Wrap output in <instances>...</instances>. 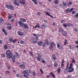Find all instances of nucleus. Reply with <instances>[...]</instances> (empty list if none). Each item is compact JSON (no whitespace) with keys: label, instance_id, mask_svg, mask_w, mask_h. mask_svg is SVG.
<instances>
[{"label":"nucleus","instance_id":"f257e3e1","mask_svg":"<svg viewBox=\"0 0 78 78\" xmlns=\"http://www.w3.org/2000/svg\"><path fill=\"white\" fill-rule=\"evenodd\" d=\"M7 58L8 59H10L12 57V53L10 51H7L6 52Z\"/></svg>","mask_w":78,"mask_h":78},{"label":"nucleus","instance_id":"f03ea898","mask_svg":"<svg viewBox=\"0 0 78 78\" xmlns=\"http://www.w3.org/2000/svg\"><path fill=\"white\" fill-rule=\"evenodd\" d=\"M33 35L34 36H35V37H36L37 39L34 38V39H33L32 42L33 43H35V44H36L37 42V39H38V38H37V36H41V35L39 34H34Z\"/></svg>","mask_w":78,"mask_h":78},{"label":"nucleus","instance_id":"7ed1b4c3","mask_svg":"<svg viewBox=\"0 0 78 78\" xmlns=\"http://www.w3.org/2000/svg\"><path fill=\"white\" fill-rule=\"evenodd\" d=\"M28 71L27 70H26L24 71L23 72H22V73H24V77L26 78H28V76H29V74L28 73Z\"/></svg>","mask_w":78,"mask_h":78},{"label":"nucleus","instance_id":"20e7f679","mask_svg":"<svg viewBox=\"0 0 78 78\" xmlns=\"http://www.w3.org/2000/svg\"><path fill=\"white\" fill-rule=\"evenodd\" d=\"M59 32H62V34L65 36H67V33L64 31V30L61 27H60L59 29Z\"/></svg>","mask_w":78,"mask_h":78},{"label":"nucleus","instance_id":"39448f33","mask_svg":"<svg viewBox=\"0 0 78 78\" xmlns=\"http://www.w3.org/2000/svg\"><path fill=\"white\" fill-rule=\"evenodd\" d=\"M68 72L71 73L74 71V68L73 67H69L68 68Z\"/></svg>","mask_w":78,"mask_h":78},{"label":"nucleus","instance_id":"423d86ee","mask_svg":"<svg viewBox=\"0 0 78 78\" xmlns=\"http://www.w3.org/2000/svg\"><path fill=\"white\" fill-rule=\"evenodd\" d=\"M37 55H38L37 57L36 58L37 60V61H40L41 59H42L41 55L39 54H37Z\"/></svg>","mask_w":78,"mask_h":78},{"label":"nucleus","instance_id":"0eeeda50","mask_svg":"<svg viewBox=\"0 0 78 78\" xmlns=\"http://www.w3.org/2000/svg\"><path fill=\"white\" fill-rule=\"evenodd\" d=\"M55 43L53 42H52L51 44V46L49 47V49L50 50H52V48H53V47L55 46Z\"/></svg>","mask_w":78,"mask_h":78},{"label":"nucleus","instance_id":"6e6552de","mask_svg":"<svg viewBox=\"0 0 78 78\" xmlns=\"http://www.w3.org/2000/svg\"><path fill=\"white\" fill-rule=\"evenodd\" d=\"M70 8H68L66 10V13H68V12L69 11V12H71L72 11H73V8H71L70 9V10H69Z\"/></svg>","mask_w":78,"mask_h":78},{"label":"nucleus","instance_id":"1a4fd4ad","mask_svg":"<svg viewBox=\"0 0 78 78\" xmlns=\"http://www.w3.org/2000/svg\"><path fill=\"white\" fill-rule=\"evenodd\" d=\"M5 6L7 8H8L9 9H11V10H13V9L12 6L11 5H5Z\"/></svg>","mask_w":78,"mask_h":78},{"label":"nucleus","instance_id":"9d476101","mask_svg":"<svg viewBox=\"0 0 78 78\" xmlns=\"http://www.w3.org/2000/svg\"><path fill=\"white\" fill-rule=\"evenodd\" d=\"M20 1V3H21V4H22V5H25V0H22V1H21V0H18Z\"/></svg>","mask_w":78,"mask_h":78},{"label":"nucleus","instance_id":"9b49d317","mask_svg":"<svg viewBox=\"0 0 78 78\" xmlns=\"http://www.w3.org/2000/svg\"><path fill=\"white\" fill-rule=\"evenodd\" d=\"M23 27L25 29H28V26L27 24H24Z\"/></svg>","mask_w":78,"mask_h":78},{"label":"nucleus","instance_id":"f8f14e48","mask_svg":"<svg viewBox=\"0 0 78 78\" xmlns=\"http://www.w3.org/2000/svg\"><path fill=\"white\" fill-rule=\"evenodd\" d=\"M63 25L64 26V27H66L67 26H71L72 24L70 23H68L67 24H64Z\"/></svg>","mask_w":78,"mask_h":78},{"label":"nucleus","instance_id":"ddd939ff","mask_svg":"<svg viewBox=\"0 0 78 78\" xmlns=\"http://www.w3.org/2000/svg\"><path fill=\"white\" fill-rule=\"evenodd\" d=\"M57 47L60 50H62V47L59 44H57Z\"/></svg>","mask_w":78,"mask_h":78},{"label":"nucleus","instance_id":"4468645a","mask_svg":"<svg viewBox=\"0 0 78 78\" xmlns=\"http://www.w3.org/2000/svg\"><path fill=\"white\" fill-rule=\"evenodd\" d=\"M40 28V26L38 23H37V25L35 27H33V28Z\"/></svg>","mask_w":78,"mask_h":78},{"label":"nucleus","instance_id":"2eb2a0df","mask_svg":"<svg viewBox=\"0 0 78 78\" xmlns=\"http://www.w3.org/2000/svg\"><path fill=\"white\" fill-rule=\"evenodd\" d=\"M18 23H19V25L21 26V27L23 26V25L24 24H23V23H22V21H20Z\"/></svg>","mask_w":78,"mask_h":78},{"label":"nucleus","instance_id":"dca6fc26","mask_svg":"<svg viewBox=\"0 0 78 78\" xmlns=\"http://www.w3.org/2000/svg\"><path fill=\"white\" fill-rule=\"evenodd\" d=\"M14 3L15 5H17V6L19 5V2H17L16 1H14Z\"/></svg>","mask_w":78,"mask_h":78},{"label":"nucleus","instance_id":"f3484780","mask_svg":"<svg viewBox=\"0 0 78 78\" xmlns=\"http://www.w3.org/2000/svg\"><path fill=\"white\" fill-rule=\"evenodd\" d=\"M2 30L3 31V33H5V36H6L7 35V33H6V30H5V29L3 28Z\"/></svg>","mask_w":78,"mask_h":78},{"label":"nucleus","instance_id":"a211bd4d","mask_svg":"<svg viewBox=\"0 0 78 78\" xmlns=\"http://www.w3.org/2000/svg\"><path fill=\"white\" fill-rule=\"evenodd\" d=\"M15 59H16V56L14 55L12 57V60L13 62H15Z\"/></svg>","mask_w":78,"mask_h":78},{"label":"nucleus","instance_id":"6ab92c4d","mask_svg":"<svg viewBox=\"0 0 78 78\" xmlns=\"http://www.w3.org/2000/svg\"><path fill=\"white\" fill-rule=\"evenodd\" d=\"M18 34H19V35H20V36H21L23 35V33L20 32H18Z\"/></svg>","mask_w":78,"mask_h":78},{"label":"nucleus","instance_id":"aec40b11","mask_svg":"<svg viewBox=\"0 0 78 78\" xmlns=\"http://www.w3.org/2000/svg\"><path fill=\"white\" fill-rule=\"evenodd\" d=\"M41 27L43 29H44V28H45V27H46V25L45 24H42L41 26Z\"/></svg>","mask_w":78,"mask_h":78},{"label":"nucleus","instance_id":"412c9836","mask_svg":"<svg viewBox=\"0 0 78 78\" xmlns=\"http://www.w3.org/2000/svg\"><path fill=\"white\" fill-rule=\"evenodd\" d=\"M68 69V68L66 67V69H65L64 70V72L65 73H67V72H68V70H67V69Z\"/></svg>","mask_w":78,"mask_h":78},{"label":"nucleus","instance_id":"4be33fe9","mask_svg":"<svg viewBox=\"0 0 78 78\" xmlns=\"http://www.w3.org/2000/svg\"><path fill=\"white\" fill-rule=\"evenodd\" d=\"M42 44V42L41 41H39L38 42V45H41Z\"/></svg>","mask_w":78,"mask_h":78},{"label":"nucleus","instance_id":"5701e85b","mask_svg":"<svg viewBox=\"0 0 78 78\" xmlns=\"http://www.w3.org/2000/svg\"><path fill=\"white\" fill-rule=\"evenodd\" d=\"M44 42L45 43H46V44H47V45L49 44V43L48 42V40H47V39H45V40Z\"/></svg>","mask_w":78,"mask_h":78},{"label":"nucleus","instance_id":"b1692460","mask_svg":"<svg viewBox=\"0 0 78 78\" xmlns=\"http://www.w3.org/2000/svg\"><path fill=\"white\" fill-rule=\"evenodd\" d=\"M20 20L21 22H26V20L23 18H20Z\"/></svg>","mask_w":78,"mask_h":78},{"label":"nucleus","instance_id":"393cba45","mask_svg":"<svg viewBox=\"0 0 78 78\" xmlns=\"http://www.w3.org/2000/svg\"><path fill=\"white\" fill-rule=\"evenodd\" d=\"M32 1L35 4H37V0H32Z\"/></svg>","mask_w":78,"mask_h":78},{"label":"nucleus","instance_id":"a878e982","mask_svg":"<svg viewBox=\"0 0 78 78\" xmlns=\"http://www.w3.org/2000/svg\"><path fill=\"white\" fill-rule=\"evenodd\" d=\"M52 57L53 58V59H54V60H55L56 59V56H55V55H52Z\"/></svg>","mask_w":78,"mask_h":78},{"label":"nucleus","instance_id":"bb28decb","mask_svg":"<svg viewBox=\"0 0 78 78\" xmlns=\"http://www.w3.org/2000/svg\"><path fill=\"white\" fill-rule=\"evenodd\" d=\"M7 28L8 30H11L12 29V27L11 26H8L7 27Z\"/></svg>","mask_w":78,"mask_h":78},{"label":"nucleus","instance_id":"cd10ccee","mask_svg":"<svg viewBox=\"0 0 78 78\" xmlns=\"http://www.w3.org/2000/svg\"><path fill=\"white\" fill-rule=\"evenodd\" d=\"M20 67L21 68H23V69H25V66L24 65H21L20 66Z\"/></svg>","mask_w":78,"mask_h":78},{"label":"nucleus","instance_id":"c85d7f7f","mask_svg":"<svg viewBox=\"0 0 78 78\" xmlns=\"http://www.w3.org/2000/svg\"><path fill=\"white\" fill-rule=\"evenodd\" d=\"M58 73H60L61 72V69L60 68H58L57 69Z\"/></svg>","mask_w":78,"mask_h":78},{"label":"nucleus","instance_id":"c756f323","mask_svg":"<svg viewBox=\"0 0 78 78\" xmlns=\"http://www.w3.org/2000/svg\"><path fill=\"white\" fill-rule=\"evenodd\" d=\"M7 48H8V47L7 46V45H5L4 46V50H6Z\"/></svg>","mask_w":78,"mask_h":78},{"label":"nucleus","instance_id":"7c9ffc66","mask_svg":"<svg viewBox=\"0 0 78 78\" xmlns=\"http://www.w3.org/2000/svg\"><path fill=\"white\" fill-rule=\"evenodd\" d=\"M62 4H63V5H64V6H66L67 5V4L66 3L64 2H63Z\"/></svg>","mask_w":78,"mask_h":78},{"label":"nucleus","instance_id":"2f4dec72","mask_svg":"<svg viewBox=\"0 0 78 78\" xmlns=\"http://www.w3.org/2000/svg\"><path fill=\"white\" fill-rule=\"evenodd\" d=\"M40 71L41 72V73L42 74H44V72H43V71L42 70V69H40Z\"/></svg>","mask_w":78,"mask_h":78},{"label":"nucleus","instance_id":"473e14b6","mask_svg":"<svg viewBox=\"0 0 78 78\" xmlns=\"http://www.w3.org/2000/svg\"><path fill=\"white\" fill-rule=\"evenodd\" d=\"M72 2L70 1L69 2V4H67V6H69V5H72Z\"/></svg>","mask_w":78,"mask_h":78},{"label":"nucleus","instance_id":"72a5a7b5","mask_svg":"<svg viewBox=\"0 0 78 78\" xmlns=\"http://www.w3.org/2000/svg\"><path fill=\"white\" fill-rule=\"evenodd\" d=\"M17 41V39H15V40L12 41V42L13 43H15Z\"/></svg>","mask_w":78,"mask_h":78},{"label":"nucleus","instance_id":"f704fd0d","mask_svg":"<svg viewBox=\"0 0 78 78\" xmlns=\"http://www.w3.org/2000/svg\"><path fill=\"white\" fill-rule=\"evenodd\" d=\"M55 4H57V3H58V0H55Z\"/></svg>","mask_w":78,"mask_h":78},{"label":"nucleus","instance_id":"c9c22d12","mask_svg":"<svg viewBox=\"0 0 78 78\" xmlns=\"http://www.w3.org/2000/svg\"><path fill=\"white\" fill-rule=\"evenodd\" d=\"M45 13L46 14V15L47 16H50V14H49V13H48L47 12H46Z\"/></svg>","mask_w":78,"mask_h":78},{"label":"nucleus","instance_id":"e433bc0d","mask_svg":"<svg viewBox=\"0 0 78 78\" xmlns=\"http://www.w3.org/2000/svg\"><path fill=\"white\" fill-rule=\"evenodd\" d=\"M67 44V40H65L64 43V45H66V44Z\"/></svg>","mask_w":78,"mask_h":78},{"label":"nucleus","instance_id":"4c0bfd02","mask_svg":"<svg viewBox=\"0 0 78 78\" xmlns=\"http://www.w3.org/2000/svg\"><path fill=\"white\" fill-rule=\"evenodd\" d=\"M20 43H21V44H25V42H24V41H21Z\"/></svg>","mask_w":78,"mask_h":78},{"label":"nucleus","instance_id":"58836bf2","mask_svg":"<svg viewBox=\"0 0 78 78\" xmlns=\"http://www.w3.org/2000/svg\"><path fill=\"white\" fill-rule=\"evenodd\" d=\"M72 62L73 63H74V62H75V60L74 59H72Z\"/></svg>","mask_w":78,"mask_h":78},{"label":"nucleus","instance_id":"ea45409f","mask_svg":"<svg viewBox=\"0 0 78 78\" xmlns=\"http://www.w3.org/2000/svg\"><path fill=\"white\" fill-rule=\"evenodd\" d=\"M1 20H0V23H2V21H3V20L2 19V18H0Z\"/></svg>","mask_w":78,"mask_h":78},{"label":"nucleus","instance_id":"a19ab883","mask_svg":"<svg viewBox=\"0 0 78 78\" xmlns=\"http://www.w3.org/2000/svg\"><path fill=\"white\" fill-rule=\"evenodd\" d=\"M75 16L76 17L78 18V13H77L76 15H75Z\"/></svg>","mask_w":78,"mask_h":78},{"label":"nucleus","instance_id":"79ce46f5","mask_svg":"<svg viewBox=\"0 0 78 78\" xmlns=\"http://www.w3.org/2000/svg\"><path fill=\"white\" fill-rule=\"evenodd\" d=\"M64 60L63 59L62 60L61 64H64Z\"/></svg>","mask_w":78,"mask_h":78},{"label":"nucleus","instance_id":"37998d69","mask_svg":"<svg viewBox=\"0 0 78 78\" xmlns=\"http://www.w3.org/2000/svg\"><path fill=\"white\" fill-rule=\"evenodd\" d=\"M54 65L55 67H57V66H58V64H57L56 63H54Z\"/></svg>","mask_w":78,"mask_h":78},{"label":"nucleus","instance_id":"c03bdc74","mask_svg":"<svg viewBox=\"0 0 78 78\" xmlns=\"http://www.w3.org/2000/svg\"><path fill=\"white\" fill-rule=\"evenodd\" d=\"M13 39L12 38H11L9 39V41H12V40Z\"/></svg>","mask_w":78,"mask_h":78},{"label":"nucleus","instance_id":"a18cd8bd","mask_svg":"<svg viewBox=\"0 0 78 78\" xmlns=\"http://www.w3.org/2000/svg\"><path fill=\"white\" fill-rule=\"evenodd\" d=\"M73 66V64H72V63H71V64H70V66L69 67H72Z\"/></svg>","mask_w":78,"mask_h":78},{"label":"nucleus","instance_id":"49530a36","mask_svg":"<svg viewBox=\"0 0 78 78\" xmlns=\"http://www.w3.org/2000/svg\"><path fill=\"white\" fill-rule=\"evenodd\" d=\"M8 18H9V19H11L12 18V17L11 16H10L8 17Z\"/></svg>","mask_w":78,"mask_h":78},{"label":"nucleus","instance_id":"de8ad7c7","mask_svg":"<svg viewBox=\"0 0 78 78\" xmlns=\"http://www.w3.org/2000/svg\"><path fill=\"white\" fill-rule=\"evenodd\" d=\"M1 56L2 57V58H4V57H5V55L4 54H2L1 55Z\"/></svg>","mask_w":78,"mask_h":78},{"label":"nucleus","instance_id":"09e8293b","mask_svg":"<svg viewBox=\"0 0 78 78\" xmlns=\"http://www.w3.org/2000/svg\"><path fill=\"white\" fill-rule=\"evenodd\" d=\"M61 66L62 67H64V63H61Z\"/></svg>","mask_w":78,"mask_h":78},{"label":"nucleus","instance_id":"8fccbe9b","mask_svg":"<svg viewBox=\"0 0 78 78\" xmlns=\"http://www.w3.org/2000/svg\"><path fill=\"white\" fill-rule=\"evenodd\" d=\"M37 15H38V16H40L41 15V13H40V12H37Z\"/></svg>","mask_w":78,"mask_h":78},{"label":"nucleus","instance_id":"3c124183","mask_svg":"<svg viewBox=\"0 0 78 78\" xmlns=\"http://www.w3.org/2000/svg\"><path fill=\"white\" fill-rule=\"evenodd\" d=\"M66 67L67 68H68V67H69V62H67V66Z\"/></svg>","mask_w":78,"mask_h":78},{"label":"nucleus","instance_id":"603ef678","mask_svg":"<svg viewBox=\"0 0 78 78\" xmlns=\"http://www.w3.org/2000/svg\"><path fill=\"white\" fill-rule=\"evenodd\" d=\"M72 14H75V12H76L75 11H73L72 12Z\"/></svg>","mask_w":78,"mask_h":78},{"label":"nucleus","instance_id":"864d4df0","mask_svg":"<svg viewBox=\"0 0 78 78\" xmlns=\"http://www.w3.org/2000/svg\"><path fill=\"white\" fill-rule=\"evenodd\" d=\"M74 30L75 31H78V30L76 29V28H74Z\"/></svg>","mask_w":78,"mask_h":78},{"label":"nucleus","instance_id":"5fc2aeb1","mask_svg":"<svg viewBox=\"0 0 78 78\" xmlns=\"http://www.w3.org/2000/svg\"><path fill=\"white\" fill-rule=\"evenodd\" d=\"M75 43L76 44H78V41H75Z\"/></svg>","mask_w":78,"mask_h":78},{"label":"nucleus","instance_id":"6e6d98bb","mask_svg":"<svg viewBox=\"0 0 78 78\" xmlns=\"http://www.w3.org/2000/svg\"><path fill=\"white\" fill-rule=\"evenodd\" d=\"M69 47L70 48V49H72V46H71V45H69Z\"/></svg>","mask_w":78,"mask_h":78},{"label":"nucleus","instance_id":"4d7b16f0","mask_svg":"<svg viewBox=\"0 0 78 78\" xmlns=\"http://www.w3.org/2000/svg\"><path fill=\"white\" fill-rule=\"evenodd\" d=\"M52 76L53 78H55V76L54 75V74H52Z\"/></svg>","mask_w":78,"mask_h":78},{"label":"nucleus","instance_id":"13d9d810","mask_svg":"<svg viewBox=\"0 0 78 78\" xmlns=\"http://www.w3.org/2000/svg\"><path fill=\"white\" fill-rule=\"evenodd\" d=\"M35 75H36V74L35 73V72H34L33 73V76H35Z\"/></svg>","mask_w":78,"mask_h":78},{"label":"nucleus","instance_id":"bf43d9fd","mask_svg":"<svg viewBox=\"0 0 78 78\" xmlns=\"http://www.w3.org/2000/svg\"><path fill=\"white\" fill-rule=\"evenodd\" d=\"M42 62V63H45V62L44 60H43Z\"/></svg>","mask_w":78,"mask_h":78},{"label":"nucleus","instance_id":"052dcab7","mask_svg":"<svg viewBox=\"0 0 78 78\" xmlns=\"http://www.w3.org/2000/svg\"><path fill=\"white\" fill-rule=\"evenodd\" d=\"M50 75H53V72H51L50 73Z\"/></svg>","mask_w":78,"mask_h":78},{"label":"nucleus","instance_id":"680f3d73","mask_svg":"<svg viewBox=\"0 0 78 78\" xmlns=\"http://www.w3.org/2000/svg\"><path fill=\"white\" fill-rule=\"evenodd\" d=\"M44 22L45 23H47V20H44Z\"/></svg>","mask_w":78,"mask_h":78},{"label":"nucleus","instance_id":"e2e57ef3","mask_svg":"<svg viewBox=\"0 0 78 78\" xmlns=\"http://www.w3.org/2000/svg\"><path fill=\"white\" fill-rule=\"evenodd\" d=\"M50 17H51V18H52V19H53V17L51 15H49Z\"/></svg>","mask_w":78,"mask_h":78},{"label":"nucleus","instance_id":"0e129e2a","mask_svg":"<svg viewBox=\"0 0 78 78\" xmlns=\"http://www.w3.org/2000/svg\"><path fill=\"white\" fill-rule=\"evenodd\" d=\"M71 77V75H69L68 76V78H70Z\"/></svg>","mask_w":78,"mask_h":78},{"label":"nucleus","instance_id":"69168bd1","mask_svg":"<svg viewBox=\"0 0 78 78\" xmlns=\"http://www.w3.org/2000/svg\"><path fill=\"white\" fill-rule=\"evenodd\" d=\"M30 53L32 55H33V53L32 52H30Z\"/></svg>","mask_w":78,"mask_h":78},{"label":"nucleus","instance_id":"338daca9","mask_svg":"<svg viewBox=\"0 0 78 78\" xmlns=\"http://www.w3.org/2000/svg\"><path fill=\"white\" fill-rule=\"evenodd\" d=\"M0 44H2V41L0 40Z\"/></svg>","mask_w":78,"mask_h":78},{"label":"nucleus","instance_id":"774afa93","mask_svg":"<svg viewBox=\"0 0 78 78\" xmlns=\"http://www.w3.org/2000/svg\"><path fill=\"white\" fill-rule=\"evenodd\" d=\"M16 76L17 77H18V76H19V74H17L16 75Z\"/></svg>","mask_w":78,"mask_h":78}]
</instances>
